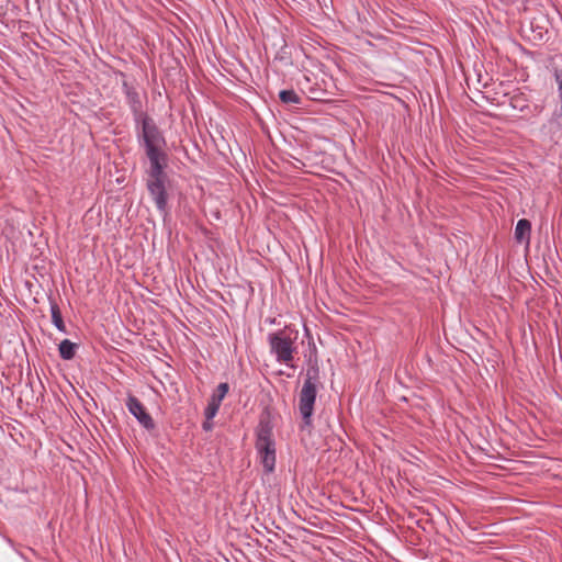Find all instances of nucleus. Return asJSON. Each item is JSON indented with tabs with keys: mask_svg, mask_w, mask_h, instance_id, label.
<instances>
[{
	"mask_svg": "<svg viewBox=\"0 0 562 562\" xmlns=\"http://www.w3.org/2000/svg\"><path fill=\"white\" fill-rule=\"evenodd\" d=\"M541 132L550 139L562 135V110H554L552 116L542 125Z\"/></svg>",
	"mask_w": 562,
	"mask_h": 562,
	"instance_id": "423d86ee",
	"label": "nucleus"
},
{
	"mask_svg": "<svg viewBox=\"0 0 562 562\" xmlns=\"http://www.w3.org/2000/svg\"><path fill=\"white\" fill-rule=\"evenodd\" d=\"M229 386L227 383H220L215 390V392L212 394V398L222 403L226 394L228 393Z\"/></svg>",
	"mask_w": 562,
	"mask_h": 562,
	"instance_id": "2eb2a0df",
	"label": "nucleus"
},
{
	"mask_svg": "<svg viewBox=\"0 0 562 562\" xmlns=\"http://www.w3.org/2000/svg\"><path fill=\"white\" fill-rule=\"evenodd\" d=\"M78 345L69 339H64L58 346L59 355L64 360H71L75 357Z\"/></svg>",
	"mask_w": 562,
	"mask_h": 562,
	"instance_id": "9b49d317",
	"label": "nucleus"
},
{
	"mask_svg": "<svg viewBox=\"0 0 562 562\" xmlns=\"http://www.w3.org/2000/svg\"><path fill=\"white\" fill-rule=\"evenodd\" d=\"M299 338V330L292 327L268 334V342L270 352L274 356L276 361L285 366H290L294 359L296 351L295 342Z\"/></svg>",
	"mask_w": 562,
	"mask_h": 562,
	"instance_id": "20e7f679",
	"label": "nucleus"
},
{
	"mask_svg": "<svg viewBox=\"0 0 562 562\" xmlns=\"http://www.w3.org/2000/svg\"><path fill=\"white\" fill-rule=\"evenodd\" d=\"M256 449L259 453L260 462L263 467L265 472L272 473L276 467V447H259Z\"/></svg>",
	"mask_w": 562,
	"mask_h": 562,
	"instance_id": "6e6552de",
	"label": "nucleus"
},
{
	"mask_svg": "<svg viewBox=\"0 0 562 562\" xmlns=\"http://www.w3.org/2000/svg\"><path fill=\"white\" fill-rule=\"evenodd\" d=\"M124 87H125L127 103H128L132 112L135 115L136 122L138 123V121H140L144 116H146L142 111L143 105H142L140 97H139L138 92L136 90H134L133 88H130L126 85H124Z\"/></svg>",
	"mask_w": 562,
	"mask_h": 562,
	"instance_id": "0eeeda50",
	"label": "nucleus"
},
{
	"mask_svg": "<svg viewBox=\"0 0 562 562\" xmlns=\"http://www.w3.org/2000/svg\"><path fill=\"white\" fill-rule=\"evenodd\" d=\"M318 385L319 368L317 364H312L306 370L305 379L299 393L297 408L304 426H312Z\"/></svg>",
	"mask_w": 562,
	"mask_h": 562,
	"instance_id": "f03ea898",
	"label": "nucleus"
},
{
	"mask_svg": "<svg viewBox=\"0 0 562 562\" xmlns=\"http://www.w3.org/2000/svg\"><path fill=\"white\" fill-rule=\"evenodd\" d=\"M166 167L167 165H149L146 179L147 191L164 218L169 214Z\"/></svg>",
	"mask_w": 562,
	"mask_h": 562,
	"instance_id": "7ed1b4c3",
	"label": "nucleus"
},
{
	"mask_svg": "<svg viewBox=\"0 0 562 562\" xmlns=\"http://www.w3.org/2000/svg\"><path fill=\"white\" fill-rule=\"evenodd\" d=\"M279 98L283 103L286 104H299L301 99L294 90H281Z\"/></svg>",
	"mask_w": 562,
	"mask_h": 562,
	"instance_id": "ddd939ff",
	"label": "nucleus"
},
{
	"mask_svg": "<svg viewBox=\"0 0 562 562\" xmlns=\"http://www.w3.org/2000/svg\"><path fill=\"white\" fill-rule=\"evenodd\" d=\"M530 232H531L530 222L526 218H521L517 222L516 227H515V239L519 244L526 243L528 245L529 238H530Z\"/></svg>",
	"mask_w": 562,
	"mask_h": 562,
	"instance_id": "1a4fd4ad",
	"label": "nucleus"
},
{
	"mask_svg": "<svg viewBox=\"0 0 562 562\" xmlns=\"http://www.w3.org/2000/svg\"><path fill=\"white\" fill-rule=\"evenodd\" d=\"M138 139L144 145L149 165H167L164 148L166 139L153 119L144 116L140 121Z\"/></svg>",
	"mask_w": 562,
	"mask_h": 562,
	"instance_id": "f257e3e1",
	"label": "nucleus"
},
{
	"mask_svg": "<svg viewBox=\"0 0 562 562\" xmlns=\"http://www.w3.org/2000/svg\"><path fill=\"white\" fill-rule=\"evenodd\" d=\"M220 406H221V403L211 397L205 409H204L205 418L209 420H212L218 413Z\"/></svg>",
	"mask_w": 562,
	"mask_h": 562,
	"instance_id": "4468645a",
	"label": "nucleus"
},
{
	"mask_svg": "<svg viewBox=\"0 0 562 562\" xmlns=\"http://www.w3.org/2000/svg\"><path fill=\"white\" fill-rule=\"evenodd\" d=\"M274 446V440L272 439V430L268 424H260V427L257 431V441L256 448L259 447H271Z\"/></svg>",
	"mask_w": 562,
	"mask_h": 562,
	"instance_id": "9d476101",
	"label": "nucleus"
},
{
	"mask_svg": "<svg viewBox=\"0 0 562 562\" xmlns=\"http://www.w3.org/2000/svg\"><path fill=\"white\" fill-rule=\"evenodd\" d=\"M50 315H52V322L54 326L60 331V333H67L65 323L61 317V313L59 310V306L55 302H50Z\"/></svg>",
	"mask_w": 562,
	"mask_h": 562,
	"instance_id": "f8f14e48",
	"label": "nucleus"
},
{
	"mask_svg": "<svg viewBox=\"0 0 562 562\" xmlns=\"http://www.w3.org/2000/svg\"><path fill=\"white\" fill-rule=\"evenodd\" d=\"M555 82L558 85V99L560 102V106L558 110H562V71H555L554 74Z\"/></svg>",
	"mask_w": 562,
	"mask_h": 562,
	"instance_id": "dca6fc26",
	"label": "nucleus"
},
{
	"mask_svg": "<svg viewBox=\"0 0 562 562\" xmlns=\"http://www.w3.org/2000/svg\"><path fill=\"white\" fill-rule=\"evenodd\" d=\"M213 428V423L212 420H209L205 418V422L203 423V429L209 431Z\"/></svg>",
	"mask_w": 562,
	"mask_h": 562,
	"instance_id": "f3484780",
	"label": "nucleus"
},
{
	"mask_svg": "<svg viewBox=\"0 0 562 562\" xmlns=\"http://www.w3.org/2000/svg\"><path fill=\"white\" fill-rule=\"evenodd\" d=\"M126 407L145 429L153 430L155 428V423L151 416L146 412L144 405L137 397L128 395L126 400Z\"/></svg>",
	"mask_w": 562,
	"mask_h": 562,
	"instance_id": "39448f33",
	"label": "nucleus"
}]
</instances>
